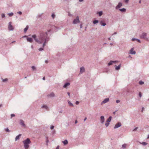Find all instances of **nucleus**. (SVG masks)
<instances>
[{
  "label": "nucleus",
  "instance_id": "1",
  "mask_svg": "<svg viewBox=\"0 0 149 149\" xmlns=\"http://www.w3.org/2000/svg\"><path fill=\"white\" fill-rule=\"evenodd\" d=\"M51 31L49 30L47 31H40L39 32V35L38 36V38L37 37L36 35H33L32 36V37L34 39L36 42L38 44H42V47L40 48L38 50L39 51H41L43 50V48L46 45V44L49 40V38L47 36L48 32Z\"/></svg>",
  "mask_w": 149,
  "mask_h": 149
},
{
  "label": "nucleus",
  "instance_id": "2",
  "mask_svg": "<svg viewBox=\"0 0 149 149\" xmlns=\"http://www.w3.org/2000/svg\"><path fill=\"white\" fill-rule=\"evenodd\" d=\"M24 145V148L25 149H28L29 147V144H30L31 143V141L30 139L28 138L26 140L22 141Z\"/></svg>",
  "mask_w": 149,
  "mask_h": 149
},
{
  "label": "nucleus",
  "instance_id": "3",
  "mask_svg": "<svg viewBox=\"0 0 149 149\" xmlns=\"http://www.w3.org/2000/svg\"><path fill=\"white\" fill-rule=\"evenodd\" d=\"M147 33H143L139 36L140 38L141 39H143L145 40H148V38L147 37Z\"/></svg>",
  "mask_w": 149,
  "mask_h": 149
},
{
  "label": "nucleus",
  "instance_id": "4",
  "mask_svg": "<svg viewBox=\"0 0 149 149\" xmlns=\"http://www.w3.org/2000/svg\"><path fill=\"white\" fill-rule=\"evenodd\" d=\"M80 22L78 16H77L75 19H74L73 21V23L74 24H77Z\"/></svg>",
  "mask_w": 149,
  "mask_h": 149
},
{
  "label": "nucleus",
  "instance_id": "5",
  "mask_svg": "<svg viewBox=\"0 0 149 149\" xmlns=\"http://www.w3.org/2000/svg\"><path fill=\"white\" fill-rule=\"evenodd\" d=\"M11 22H10L8 23V29L10 31H13L14 29L13 27L11 25Z\"/></svg>",
  "mask_w": 149,
  "mask_h": 149
},
{
  "label": "nucleus",
  "instance_id": "6",
  "mask_svg": "<svg viewBox=\"0 0 149 149\" xmlns=\"http://www.w3.org/2000/svg\"><path fill=\"white\" fill-rule=\"evenodd\" d=\"M100 122L102 124H103L105 121L104 117V116H101L100 117Z\"/></svg>",
  "mask_w": 149,
  "mask_h": 149
},
{
  "label": "nucleus",
  "instance_id": "7",
  "mask_svg": "<svg viewBox=\"0 0 149 149\" xmlns=\"http://www.w3.org/2000/svg\"><path fill=\"white\" fill-rule=\"evenodd\" d=\"M20 122V124L21 125L22 127H25L26 125L24 123V121L22 119H20L19 120Z\"/></svg>",
  "mask_w": 149,
  "mask_h": 149
},
{
  "label": "nucleus",
  "instance_id": "8",
  "mask_svg": "<svg viewBox=\"0 0 149 149\" xmlns=\"http://www.w3.org/2000/svg\"><path fill=\"white\" fill-rule=\"evenodd\" d=\"M121 126V124L120 122H118L117 124H116L114 127V129H116L119 127H120Z\"/></svg>",
  "mask_w": 149,
  "mask_h": 149
},
{
  "label": "nucleus",
  "instance_id": "9",
  "mask_svg": "<svg viewBox=\"0 0 149 149\" xmlns=\"http://www.w3.org/2000/svg\"><path fill=\"white\" fill-rule=\"evenodd\" d=\"M130 53L131 54H135L136 52L134 50V48H132L130 51Z\"/></svg>",
  "mask_w": 149,
  "mask_h": 149
},
{
  "label": "nucleus",
  "instance_id": "10",
  "mask_svg": "<svg viewBox=\"0 0 149 149\" xmlns=\"http://www.w3.org/2000/svg\"><path fill=\"white\" fill-rule=\"evenodd\" d=\"M117 61H111L109 62L108 64V65L109 66L112 65L113 63H116L117 62Z\"/></svg>",
  "mask_w": 149,
  "mask_h": 149
},
{
  "label": "nucleus",
  "instance_id": "11",
  "mask_svg": "<svg viewBox=\"0 0 149 149\" xmlns=\"http://www.w3.org/2000/svg\"><path fill=\"white\" fill-rule=\"evenodd\" d=\"M122 6V4L121 2H119L118 5L116 6V9H118L120 8Z\"/></svg>",
  "mask_w": 149,
  "mask_h": 149
},
{
  "label": "nucleus",
  "instance_id": "12",
  "mask_svg": "<svg viewBox=\"0 0 149 149\" xmlns=\"http://www.w3.org/2000/svg\"><path fill=\"white\" fill-rule=\"evenodd\" d=\"M109 100V98H106L102 102L101 104H102L106 103Z\"/></svg>",
  "mask_w": 149,
  "mask_h": 149
},
{
  "label": "nucleus",
  "instance_id": "13",
  "mask_svg": "<svg viewBox=\"0 0 149 149\" xmlns=\"http://www.w3.org/2000/svg\"><path fill=\"white\" fill-rule=\"evenodd\" d=\"M47 96L50 97H55V95L53 92L51 93L50 94L48 95Z\"/></svg>",
  "mask_w": 149,
  "mask_h": 149
},
{
  "label": "nucleus",
  "instance_id": "14",
  "mask_svg": "<svg viewBox=\"0 0 149 149\" xmlns=\"http://www.w3.org/2000/svg\"><path fill=\"white\" fill-rule=\"evenodd\" d=\"M85 71V69L84 67H82L80 68V72L81 73H82Z\"/></svg>",
  "mask_w": 149,
  "mask_h": 149
},
{
  "label": "nucleus",
  "instance_id": "15",
  "mask_svg": "<svg viewBox=\"0 0 149 149\" xmlns=\"http://www.w3.org/2000/svg\"><path fill=\"white\" fill-rule=\"evenodd\" d=\"M115 69L116 70H118L120 69L121 67V64H119L118 66H117L116 65L115 66Z\"/></svg>",
  "mask_w": 149,
  "mask_h": 149
},
{
  "label": "nucleus",
  "instance_id": "16",
  "mask_svg": "<svg viewBox=\"0 0 149 149\" xmlns=\"http://www.w3.org/2000/svg\"><path fill=\"white\" fill-rule=\"evenodd\" d=\"M26 39L27 40L28 42H29L31 43L33 42V39L31 38L27 37Z\"/></svg>",
  "mask_w": 149,
  "mask_h": 149
},
{
  "label": "nucleus",
  "instance_id": "17",
  "mask_svg": "<svg viewBox=\"0 0 149 149\" xmlns=\"http://www.w3.org/2000/svg\"><path fill=\"white\" fill-rule=\"evenodd\" d=\"M100 24L102 26H105L106 25V23H105L103 22L102 21H101L100 22Z\"/></svg>",
  "mask_w": 149,
  "mask_h": 149
},
{
  "label": "nucleus",
  "instance_id": "18",
  "mask_svg": "<svg viewBox=\"0 0 149 149\" xmlns=\"http://www.w3.org/2000/svg\"><path fill=\"white\" fill-rule=\"evenodd\" d=\"M70 85V83L69 82H67L65 83L64 86H63V87L64 88H66L69 85Z\"/></svg>",
  "mask_w": 149,
  "mask_h": 149
},
{
  "label": "nucleus",
  "instance_id": "19",
  "mask_svg": "<svg viewBox=\"0 0 149 149\" xmlns=\"http://www.w3.org/2000/svg\"><path fill=\"white\" fill-rule=\"evenodd\" d=\"M112 118V117L111 116H110L109 117V118L107 119V121L109 123L111 122V119Z\"/></svg>",
  "mask_w": 149,
  "mask_h": 149
},
{
  "label": "nucleus",
  "instance_id": "20",
  "mask_svg": "<svg viewBox=\"0 0 149 149\" xmlns=\"http://www.w3.org/2000/svg\"><path fill=\"white\" fill-rule=\"evenodd\" d=\"M22 134H19L15 138V141L19 140V137L21 136Z\"/></svg>",
  "mask_w": 149,
  "mask_h": 149
},
{
  "label": "nucleus",
  "instance_id": "21",
  "mask_svg": "<svg viewBox=\"0 0 149 149\" xmlns=\"http://www.w3.org/2000/svg\"><path fill=\"white\" fill-rule=\"evenodd\" d=\"M119 10L122 12H125L126 11V9L125 8L120 9Z\"/></svg>",
  "mask_w": 149,
  "mask_h": 149
},
{
  "label": "nucleus",
  "instance_id": "22",
  "mask_svg": "<svg viewBox=\"0 0 149 149\" xmlns=\"http://www.w3.org/2000/svg\"><path fill=\"white\" fill-rule=\"evenodd\" d=\"M62 142L64 145H66L68 143V141L67 140H65L64 141H63Z\"/></svg>",
  "mask_w": 149,
  "mask_h": 149
},
{
  "label": "nucleus",
  "instance_id": "23",
  "mask_svg": "<svg viewBox=\"0 0 149 149\" xmlns=\"http://www.w3.org/2000/svg\"><path fill=\"white\" fill-rule=\"evenodd\" d=\"M97 14H98L99 16H101L103 14L102 12V11H100V12H98L97 13Z\"/></svg>",
  "mask_w": 149,
  "mask_h": 149
},
{
  "label": "nucleus",
  "instance_id": "24",
  "mask_svg": "<svg viewBox=\"0 0 149 149\" xmlns=\"http://www.w3.org/2000/svg\"><path fill=\"white\" fill-rule=\"evenodd\" d=\"M68 104L70 106H71L72 107H74L73 104L70 101H68Z\"/></svg>",
  "mask_w": 149,
  "mask_h": 149
},
{
  "label": "nucleus",
  "instance_id": "25",
  "mask_svg": "<svg viewBox=\"0 0 149 149\" xmlns=\"http://www.w3.org/2000/svg\"><path fill=\"white\" fill-rule=\"evenodd\" d=\"M29 28L28 26L27 25L26 26V27L24 29V33H26V31H27L28 29Z\"/></svg>",
  "mask_w": 149,
  "mask_h": 149
},
{
  "label": "nucleus",
  "instance_id": "26",
  "mask_svg": "<svg viewBox=\"0 0 149 149\" xmlns=\"http://www.w3.org/2000/svg\"><path fill=\"white\" fill-rule=\"evenodd\" d=\"M46 143L47 145H48V143L49 142V140L48 139V137L47 136H46Z\"/></svg>",
  "mask_w": 149,
  "mask_h": 149
},
{
  "label": "nucleus",
  "instance_id": "27",
  "mask_svg": "<svg viewBox=\"0 0 149 149\" xmlns=\"http://www.w3.org/2000/svg\"><path fill=\"white\" fill-rule=\"evenodd\" d=\"M127 144H124L122 145V148L123 149H125L126 148Z\"/></svg>",
  "mask_w": 149,
  "mask_h": 149
},
{
  "label": "nucleus",
  "instance_id": "28",
  "mask_svg": "<svg viewBox=\"0 0 149 149\" xmlns=\"http://www.w3.org/2000/svg\"><path fill=\"white\" fill-rule=\"evenodd\" d=\"M109 123L106 121L105 125V126L106 127H108L109 126Z\"/></svg>",
  "mask_w": 149,
  "mask_h": 149
},
{
  "label": "nucleus",
  "instance_id": "29",
  "mask_svg": "<svg viewBox=\"0 0 149 149\" xmlns=\"http://www.w3.org/2000/svg\"><path fill=\"white\" fill-rule=\"evenodd\" d=\"M99 22V21L98 20H94L93 21V23L94 24H96Z\"/></svg>",
  "mask_w": 149,
  "mask_h": 149
},
{
  "label": "nucleus",
  "instance_id": "30",
  "mask_svg": "<svg viewBox=\"0 0 149 149\" xmlns=\"http://www.w3.org/2000/svg\"><path fill=\"white\" fill-rule=\"evenodd\" d=\"M42 108H44L46 109H48L47 106L46 105H44L42 106Z\"/></svg>",
  "mask_w": 149,
  "mask_h": 149
},
{
  "label": "nucleus",
  "instance_id": "31",
  "mask_svg": "<svg viewBox=\"0 0 149 149\" xmlns=\"http://www.w3.org/2000/svg\"><path fill=\"white\" fill-rule=\"evenodd\" d=\"M141 143L143 146H146L147 145V143L145 142H143L142 143Z\"/></svg>",
  "mask_w": 149,
  "mask_h": 149
},
{
  "label": "nucleus",
  "instance_id": "32",
  "mask_svg": "<svg viewBox=\"0 0 149 149\" xmlns=\"http://www.w3.org/2000/svg\"><path fill=\"white\" fill-rule=\"evenodd\" d=\"M31 68L33 70H36V68H35V67L34 66H33L31 67Z\"/></svg>",
  "mask_w": 149,
  "mask_h": 149
},
{
  "label": "nucleus",
  "instance_id": "33",
  "mask_svg": "<svg viewBox=\"0 0 149 149\" xmlns=\"http://www.w3.org/2000/svg\"><path fill=\"white\" fill-rule=\"evenodd\" d=\"M2 81L3 82L6 81L8 80V79L7 78H6L4 79H3L2 78Z\"/></svg>",
  "mask_w": 149,
  "mask_h": 149
},
{
  "label": "nucleus",
  "instance_id": "34",
  "mask_svg": "<svg viewBox=\"0 0 149 149\" xmlns=\"http://www.w3.org/2000/svg\"><path fill=\"white\" fill-rule=\"evenodd\" d=\"M144 83V82L141 81H140L139 82V84L140 85H142Z\"/></svg>",
  "mask_w": 149,
  "mask_h": 149
},
{
  "label": "nucleus",
  "instance_id": "35",
  "mask_svg": "<svg viewBox=\"0 0 149 149\" xmlns=\"http://www.w3.org/2000/svg\"><path fill=\"white\" fill-rule=\"evenodd\" d=\"M8 15L10 17L12 16L13 15V13H9L8 14Z\"/></svg>",
  "mask_w": 149,
  "mask_h": 149
},
{
  "label": "nucleus",
  "instance_id": "36",
  "mask_svg": "<svg viewBox=\"0 0 149 149\" xmlns=\"http://www.w3.org/2000/svg\"><path fill=\"white\" fill-rule=\"evenodd\" d=\"M52 29L54 30V31H55V29H56V27L54 26H52Z\"/></svg>",
  "mask_w": 149,
  "mask_h": 149
},
{
  "label": "nucleus",
  "instance_id": "37",
  "mask_svg": "<svg viewBox=\"0 0 149 149\" xmlns=\"http://www.w3.org/2000/svg\"><path fill=\"white\" fill-rule=\"evenodd\" d=\"M5 130L6 132H10V130H9L8 128H7L6 129H5Z\"/></svg>",
  "mask_w": 149,
  "mask_h": 149
},
{
  "label": "nucleus",
  "instance_id": "38",
  "mask_svg": "<svg viewBox=\"0 0 149 149\" xmlns=\"http://www.w3.org/2000/svg\"><path fill=\"white\" fill-rule=\"evenodd\" d=\"M52 17L54 19L55 17V15L54 14H53L52 15Z\"/></svg>",
  "mask_w": 149,
  "mask_h": 149
},
{
  "label": "nucleus",
  "instance_id": "39",
  "mask_svg": "<svg viewBox=\"0 0 149 149\" xmlns=\"http://www.w3.org/2000/svg\"><path fill=\"white\" fill-rule=\"evenodd\" d=\"M1 17L2 18H4L5 17V15L3 13L1 14Z\"/></svg>",
  "mask_w": 149,
  "mask_h": 149
},
{
  "label": "nucleus",
  "instance_id": "40",
  "mask_svg": "<svg viewBox=\"0 0 149 149\" xmlns=\"http://www.w3.org/2000/svg\"><path fill=\"white\" fill-rule=\"evenodd\" d=\"M15 116V115L14 114H11V118H12L13 117Z\"/></svg>",
  "mask_w": 149,
  "mask_h": 149
},
{
  "label": "nucleus",
  "instance_id": "41",
  "mask_svg": "<svg viewBox=\"0 0 149 149\" xmlns=\"http://www.w3.org/2000/svg\"><path fill=\"white\" fill-rule=\"evenodd\" d=\"M136 39H137V38H133L132 39V41H134L135 40H136Z\"/></svg>",
  "mask_w": 149,
  "mask_h": 149
},
{
  "label": "nucleus",
  "instance_id": "42",
  "mask_svg": "<svg viewBox=\"0 0 149 149\" xmlns=\"http://www.w3.org/2000/svg\"><path fill=\"white\" fill-rule=\"evenodd\" d=\"M139 95L140 97H142V95L141 93V92H139Z\"/></svg>",
  "mask_w": 149,
  "mask_h": 149
},
{
  "label": "nucleus",
  "instance_id": "43",
  "mask_svg": "<svg viewBox=\"0 0 149 149\" xmlns=\"http://www.w3.org/2000/svg\"><path fill=\"white\" fill-rule=\"evenodd\" d=\"M54 126L53 125H52L51 126L50 128L51 129H54Z\"/></svg>",
  "mask_w": 149,
  "mask_h": 149
},
{
  "label": "nucleus",
  "instance_id": "44",
  "mask_svg": "<svg viewBox=\"0 0 149 149\" xmlns=\"http://www.w3.org/2000/svg\"><path fill=\"white\" fill-rule=\"evenodd\" d=\"M136 40L139 43L141 42V41L140 40L138 39H137Z\"/></svg>",
  "mask_w": 149,
  "mask_h": 149
},
{
  "label": "nucleus",
  "instance_id": "45",
  "mask_svg": "<svg viewBox=\"0 0 149 149\" xmlns=\"http://www.w3.org/2000/svg\"><path fill=\"white\" fill-rule=\"evenodd\" d=\"M129 1V0H125V3H127Z\"/></svg>",
  "mask_w": 149,
  "mask_h": 149
},
{
  "label": "nucleus",
  "instance_id": "46",
  "mask_svg": "<svg viewBox=\"0 0 149 149\" xmlns=\"http://www.w3.org/2000/svg\"><path fill=\"white\" fill-rule=\"evenodd\" d=\"M116 102L117 103H118L119 102H120V100H117L116 101Z\"/></svg>",
  "mask_w": 149,
  "mask_h": 149
},
{
  "label": "nucleus",
  "instance_id": "47",
  "mask_svg": "<svg viewBox=\"0 0 149 149\" xmlns=\"http://www.w3.org/2000/svg\"><path fill=\"white\" fill-rule=\"evenodd\" d=\"M75 103L76 104L78 105L79 104V102L78 101H76V102Z\"/></svg>",
  "mask_w": 149,
  "mask_h": 149
},
{
  "label": "nucleus",
  "instance_id": "48",
  "mask_svg": "<svg viewBox=\"0 0 149 149\" xmlns=\"http://www.w3.org/2000/svg\"><path fill=\"white\" fill-rule=\"evenodd\" d=\"M138 129V127H136L134 128V129L133 130V131H136Z\"/></svg>",
  "mask_w": 149,
  "mask_h": 149
},
{
  "label": "nucleus",
  "instance_id": "49",
  "mask_svg": "<svg viewBox=\"0 0 149 149\" xmlns=\"http://www.w3.org/2000/svg\"><path fill=\"white\" fill-rule=\"evenodd\" d=\"M17 13L19 14L20 15H21L22 14V12L21 11L18 12Z\"/></svg>",
  "mask_w": 149,
  "mask_h": 149
},
{
  "label": "nucleus",
  "instance_id": "50",
  "mask_svg": "<svg viewBox=\"0 0 149 149\" xmlns=\"http://www.w3.org/2000/svg\"><path fill=\"white\" fill-rule=\"evenodd\" d=\"M42 15V14H40V15H38V17H39V18Z\"/></svg>",
  "mask_w": 149,
  "mask_h": 149
},
{
  "label": "nucleus",
  "instance_id": "51",
  "mask_svg": "<svg viewBox=\"0 0 149 149\" xmlns=\"http://www.w3.org/2000/svg\"><path fill=\"white\" fill-rule=\"evenodd\" d=\"M80 29L82 28V24H80Z\"/></svg>",
  "mask_w": 149,
  "mask_h": 149
},
{
  "label": "nucleus",
  "instance_id": "52",
  "mask_svg": "<svg viewBox=\"0 0 149 149\" xmlns=\"http://www.w3.org/2000/svg\"><path fill=\"white\" fill-rule=\"evenodd\" d=\"M59 146H57V147H56V149H59Z\"/></svg>",
  "mask_w": 149,
  "mask_h": 149
},
{
  "label": "nucleus",
  "instance_id": "53",
  "mask_svg": "<svg viewBox=\"0 0 149 149\" xmlns=\"http://www.w3.org/2000/svg\"><path fill=\"white\" fill-rule=\"evenodd\" d=\"M67 94L68 96H70V93L69 92H68Z\"/></svg>",
  "mask_w": 149,
  "mask_h": 149
},
{
  "label": "nucleus",
  "instance_id": "54",
  "mask_svg": "<svg viewBox=\"0 0 149 149\" xmlns=\"http://www.w3.org/2000/svg\"><path fill=\"white\" fill-rule=\"evenodd\" d=\"M86 119H87V118L86 117L84 119V121H85Z\"/></svg>",
  "mask_w": 149,
  "mask_h": 149
},
{
  "label": "nucleus",
  "instance_id": "55",
  "mask_svg": "<svg viewBox=\"0 0 149 149\" xmlns=\"http://www.w3.org/2000/svg\"><path fill=\"white\" fill-rule=\"evenodd\" d=\"M77 120H76L75 121V124H76L77 123Z\"/></svg>",
  "mask_w": 149,
  "mask_h": 149
},
{
  "label": "nucleus",
  "instance_id": "56",
  "mask_svg": "<svg viewBox=\"0 0 149 149\" xmlns=\"http://www.w3.org/2000/svg\"><path fill=\"white\" fill-rule=\"evenodd\" d=\"M117 34V32H115L113 34V35H115V34Z\"/></svg>",
  "mask_w": 149,
  "mask_h": 149
},
{
  "label": "nucleus",
  "instance_id": "57",
  "mask_svg": "<svg viewBox=\"0 0 149 149\" xmlns=\"http://www.w3.org/2000/svg\"><path fill=\"white\" fill-rule=\"evenodd\" d=\"M84 1V0H79V1L80 2H81L83 1Z\"/></svg>",
  "mask_w": 149,
  "mask_h": 149
},
{
  "label": "nucleus",
  "instance_id": "58",
  "mask_svg": "<svg viewBox=\"0 0 149 149\" xmlns=\"http://www.w3.org/2000/svg\"><path fill=\"white\" fill-rule=\"evenodd\" d=\"M42 79L44 80H45V77H43V78H42Z\"/></svg>",
  "mask_w": 149,
  "mask_h": 149
},
{
  "label": "nucleus",
  "instance_id": "59",
  "mask_svg": "<svg viewBox=\"0 0 149 149\" xmlns=\"http://www.w3.org/2000/svg\"><path fill=\"white\" fill-rule=\"evenodd\" d=\"M144 108L143 107L142 108V110L141 111L142 112H143V110H144Z\"/></svg>",
  "mask_w": 149,
  "mask_h": 149
},
{
  "label": "nucleus",
  "instance_id": "60",
  "mask_svg": "<svg viewBox=\"0 0 149 149\" xmlns=\"http://www.w3.org/2000/svg\"><path fill=\"white\" fill-rule=\"evenodd\" d=\"M116 112V111L113 112V114L114 115L115 114Z\"/></svg>",
  "mask_w": 149,
  "mask_h": 149
},
{
  "label": "nucleus",
  "instance_id": "61",
  "mask_svg": "<svg viewBox=\"0 0 149 149\" xmlns=\"http://www.w3.org/2000/svg\"><path fill=\"white\" fill-rule=\"evenodd\" d=\"M27 37V36H23V38Z\"/></svg>",
  "mask_w": 149,
  "mask_h": 149
},
{
  "label": "nucleus",
  "instance_id": "62",
  "mask_svg": "<svg viewBox=\"0 0 149 149\" xmlns=\"http://www.w3.org/2000/svg\"><path fill=\"white\" fill-rule=\"evenodd\" d=\"M108 39V40H111V38L110 37Z\"/></svg>",
  "mask_w": 149,
  "mask_h": 149
},
{
  "label": "nucleus",
  "instance_id": "63",
  "mask_svg": "<svg viewBox=\"0 0 149 149\" xmlns=\"http://www.w3.org/2000/svg\"><path fill=\"white\" fill-rule=\"evenodd\" d=\"M45 62L46 63H47L48 62V61L47 60H46V61H45Z\"/></svg>",
  "mask_w": 149,
  "mask_h": 149
},
{
  "label": "nucleus",
  "instance_id": "64",
  "mask_svg": "<svg viewBox=\"0 0 149 149\" xmlns=\"http://www.w3.org/2000/svg\"><path fill=\"white\" fill-rule=\"evenodd\" d=\"M147 138L148 139H149V135H148V137H147Z\"/></svg>",
  "mask_w": 149,
  "mask_h": 149
}]
</instances>
